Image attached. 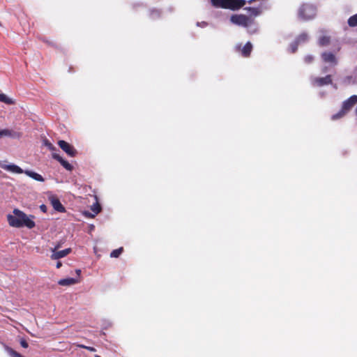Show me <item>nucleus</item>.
Masks as SVG:
<instances>
[{
    "label": "nucleus",
    "mask_w": 357,
    "mask_h": 357,
    "mask_svg": "<svg viewBox=\"0 0 357 357\" xmlns=\"http://www.w3.org/2000/svg\"><path fill=\"white\" fill-rule=\"evenodd\" d=\"M14 215H8L7 217L8 223L10 226L15 227H26L29 229H32L35 227V222L22 211L15 208L13 210Z\"/></svg>",
    "instance_id": "f257e3e1"
},
{
    "label": "nucleus",
    "mask_w": 357,
    "mask_h": 357,
    "mask_svg": "<svg viewBox=\"0 0 357 357\" xmlns=\"http://www.w3.org/2000/svg\"><path fill=\"white\" fill-rule=\"evenodd\" d=\"M0 167L4 170H6V171H8V172H10L13 173H15V174L24 173L25 174H26L27 176L33 178L36 181H40V182L44 181V178L40 174H39L36 172H32V171H29V170L24 171L22 168H20V167H18L17 165H14V164L6 165L3 162H0Z\"/></svg>",
    "instance_id": "f03ea898"
},
{
    "label": "nucleus",
    "mask_w": 357,
    "mask_h": 357,
    "mask_svg": "<svg viewBox=\"0 0 357 357\" xmlns=\"http://www.w3.org/2000/svg\"><path fill=\"white\" fill-rule=\"evenodd\" d=\"M213 6L217 8L238 10L245 4V0H211Z\"/></svg>",
    "instance_id": "7ed1b4c3"
},
{
    "label": "nucleus",
    "mask_w": 357,
    "mask_h": 357,
    "mask_svg": "<svg viewBox=\"0 0 357 357\" xmlns=\"http://www.w3.org/2000/svg\"><path fill=\"white\" fill-rule=\"evenodd\" d=\"M357 102V96H352L349 99L345 100L343 104L341 110L337 113L336 114H334L332 116L333 120H336L337 119H340L344 115H345L346 113H347Z\"/></svg>",
    "instance_id": "20e7f679"
},
{
    "label": "nucleus",
    "mask_w": 357,
    "mask_h": 357,
    "mask_svg": "<svg viewBox=\"0 0 357 357\" xmlns=\"http://www.w3.org/2000/svg\"><path fill=\"white\" fill-rule=\"evenodd\" d=\"M231 22L235 24L248 27L252 23V20L244 15H233L231 17Z\"/></svg>",
    "instance_id": "39448f33"
},
{
    "label": "nucleus",
    "mask_w": 357,
    "mask_h": 357,
    "mask_svg": "<svg viewBox=\"0 0 357 357\" xmlns=\"http://www.w3.org/2000/svg\"><path fill=\"white\" fill-rule=\"evenodd\" d=\"M59 146L70 157L77 156L78 152L77 149L68 142L64 140H59L57 142Z\"/></svg>",
    "instance_id": "423d86ee"
},
{
    "label": "nucleus",
    "mask_w": 357,
    "mask_h": 357,
    "mask_svg": "<svg viewBox=\"0 0 357 357\" xmlns=\"http://www.w3.org/2000/svg\"><path fill=\"white\" fill-rule=\"evenodd\" d=\"M332 77L328 75L324 77H312L311 79V84L314 87H321L325 85L332 84Z\"/></svg>",
    "instance_id": "0eeeda50"
},
{
    "label": "nucleus",
    "mask_w": 357,
    "mask_h": 357,
    "mask_svg": "<svg viewBox=\"0 0 357 357\" xmlns=\"http://www.w3.org/2000/svg\"><path fill=\"white\" fill-rule=\"evenodd\" d=\"M59 248V245H57L54 248L52 249V251L53 252L51 255L52 259L55 260V259H59L63 258L71 252L70 248H66L63 250L56 251V250Z\"/></svg>",
    "instance_id": "6e6552de"
},
{
    "label": "nucleus",
    "mask_w": 357,
    "mask_h": 357,
    "mask_svg": "<svg viewBox=\"0 0 357 357\" xmlns=\"http://www.w3.org/2000/svg\"><path fill=\"white\" fill-rule=\"evenodd\" d=\"M321 58L325 63H331L335 66L337 63V59L334 54L330 52H325L322 53Z\"/></svg>",
    "instance_id": "1a4fd4ad"
},
{
    "label": "nucleus",
    "mask_w": 357,
    "mask_h": 357,
    "mask_svg": "<svg viewBox=\"0 0 357 357\" xmlns=\"http://www.w3.org/2000/svg\"><path fill=\"white\" fill-rule=\"evenodd\" d=\"M52 158L56 160L60 164L68 171H72L73 169V166L70 164L67 160H64L61 156L59 154L54 153H52Z\"/></svg>",
    "instance_id": "9d476101"
},
{
    "label": "nucleus",
    "mask_w": 357,
    "mask_h": 357,
    "mask_svg": "<svg viewBox=\"0 0 357 357\" xmlns=\"http://www.w3.org/2000/svg\"><path fill=\"white\" fill-rule=\"evenodd\" d=\"M312 10V8L310 6L302 5L299 8L298 15L301 18L307 20L310 18V15L308 14V13Z\"/></svg>",
    "instance_id": "9b49d317"
},
{
    "label": "nucleus",
    "mask_w": 357,
    "mask_h": 357,
    "mask_svg": "<svg viewBox=\"0 0 357 357\" xmlns=\"http://www.w3.org/2000/svg\"><path fill=\"white\" fill-rule=\"evenodd\" d=\"M22 136V133L18 132H15L12 130L9 129H3L0 130V138L3 137H20Z\"/></svg>",
    "instance_id": "f8f14e48"
},
{
    "label": "nucleus",
    "mask_w": 357,
    "mask_h": 357,
    "mask_svg": "<svg viewBox=\"0 0 357 357\" xmlns=\"http://www.w3.org/2000/svg\"><path fill=\"white\" fill-rule=\"evenodd\" d=\"M51 204L54 210L58 212L63 213L66 211L65 207L62 205L59 199L53 197L51 199Z\"/></svg>",
    "instance_id": "ddd939ff"
},
{
    "label": "nucleus",
    "mask_w": 357,
    "mask_h": 357,
    "mask_svg": "<svg viewBox=\"0 0 357 357\" xmlns=\"http://www.w3.org/2000/svg\"><path fill=\"white\" fill-rule=\"evenodd\" d=\"M252 50V45L250 42H248L243 47L241 54L244 57H248L250 55Z\"/></svg>",
    "instance_id": "4468645a"
},
{
    "label": "nucleus",
    "mask_w": 357,
    "mask_h": 357,
    "mask_svg": "<svg viewBox=\"0 0 357 357\" xmlns=\"http://www.w3.org/2000/svg\"><path fill=\"white\" fill-rule=\"evenodd\" d=\"M77 281L76 279L70 278L61 279L58 282V283H59V284H60L61 286H69V285L74 284L77 283Z\"/></svg>",
    "instance_id": "2eb2a0df"
},
{
    "label": "nucleus",
    "mask_w": 357,
    "mask_h": 357,
    "mask_svg": "<svg viewBox=\"0 0 357 357\" xmlns=\"http://www.w3.org/2000/svg\"><path fill=\"white\" fill-rule=\"evenodd\" d=\"M0 102H2L6 103L7 105H13V104H15V101L13 99L8 98L4 93H0Z\"/></svg>",
    "instance_id": "dca6fc26"
},
{
    "label": "nucleus",
    "mask_w": 357,
    "mask_h": 357,
    "mask_svg": "<svg viewBox=\"0 0 357 357\" xmlns=\"http://www.w3.org/2000/svg\"><path fill=\"white\" fill-rule=\"evenodd\" d=\"M308 40V36L305 33H302L298 36L295 42L298 43V44L305 43Z\"/></svg>",
    "instance_id": "f3484780"
},
{
    "label": "nucleus",
    "mask_w": 357,
    "mask_h": 357,
    "mask_svg": "<svg viewBox=\"0 0 357 357\" xmlns=\"http://www.w3.org/2000/svg\"><path fill=\"white\" fill-rule=\"evenodd\" d=\"M330 37L326 36H321L319 39V45L320 46H327L330 43Z\"/></svg>",
    "instance_id": "a211bd4d"
},
{
    "label": "nucleus",
    "mask_w": 357,
    "mask_h": 357,
    "mask_svg": "<svg viewBox=\"0 0 357 357\" xmlns=\"http://www.w3.org/2000/svg\"><path fill=\"white\" fill-rule=\"evenodd\" d=\"M91 209L94 213L93 215H91V217H94L96 215L100 212L101 206L98 202H96L91 206Z\"/></svg>",
    "instance_id": "6ab92c4d"
},
{
    "label": "nucleus",
    "mask_w": 357,
    "mask_h": 357,
    "mask_svg": "<svg viewBox=\"0 0 357 357\" xmlns=\"http://www.w3.org/2000/svg\"><path fill=\"white\" fill-rule=\"evenodd\" d=\"M149 16L153 20L158 18L160 16V12L156 9L151 10L149 11Z\"/></svg>",
    "instance_id": "aec40b11"
},
{
    "label": "nucleus",
    "mask_w": 357,
    "mask_h": 357,
    "mask_svg": "<svg viewBox=\"0 0 357 357\" xmlns=\"http://www.w3.org/2000/svg\"><path fill=\"white\" fill-rule=\"evenodd\" d=\"M348 24L351 27L357 26V13L349 18Z\"/></svg>",
    "instance_id": "412c9836"
},
{
    "label": "nucleus",
    "mask_w": 357,
    "mask_h": 357,
    "mask_svg": "<svg viewBox=\"0 0 357 357\" xmlns=\"http://www.w3.org/2000/svg\"><path fill=\"white\" fill-rule=\"evenodd\" d=\"M123 250V248L121 247V248H119L118 249H116V250H114L111 253H110V257H114V258H117L119 257V255L122 253Z\"/></svg>",
    "instance_id": "4be33fe9"
},
{
    "label": "nucleus",
    "mask_w": 357,
    "mask_h": 357,
    "mask_svg": "<svg viewBox=\"0 0 357 357\" xmlns=\"http://www.w3.org/2000/svg\"><path fill=\"white\" fill-rule=\"evenodd\" d=\"M44 145L50 151L56 150V147L48 139L44 141Z\"/></svg>",
    "instance_id": "5701e85b"
},
{
    "label": "nucleus",
    "mask_w": 357,
    "mask_h": 357,
    "mask_svg": "<svg viewBox=\"0 0 357 357\" xmlns=\"http://www.w3.org/2000/svg\"><path fill=\"white\" fill-rule=\"evenodd\" d=\"M78 347H80V348H83V349H85L89 351H91V352H93V351H96V349L94 347H87V346H85V345H83V344H78L77 345Z\"/></svg>",
    "instance_id": "b1692460"
},
{
    "label": "nucleus",
    "mask_w": 357,
    "mask_h": 357,
    "mask_svg": "<svg viewBox=\"0 0 357 357\" xmlns=\"http://www.w3.org/2000/svg\"><path fill=\"white\" fill-rule=\"evenodd\" d=\"M248 9L251 12V14L254 15H258L260 13L259 10L257 8H248Z\"/></svg>",
    "instance_id": "393cba45"
},
{
    "label": "nucleus",
    "mask_w": 357,
    "mask_h": 357,
    "mask_svg": "<svg viewBox=\"0 0 357 357\" xmlns=\"http://www.w3.org/2000/svg\"><path fill=\"white\" fill-rule=\"evenodd\" d=\"M304 61L306 63H310L314 61V57L312 55H307L305 56Z\"/></svg>",
    "instance_id": "a878e982"
},
{
    "label": "nucleus",
    "mask_w": 357,
    "mask_h": 357,
    "mask_svg": "<svg viewBox=\"0 0 357 357\" xmlns=\"http://www.w3.org/2000/svg\"><path fill=\"white\" fill-rule=\"evenodd\" d=\"M298 44V43H296L295 41L291 44V52L294 53L297 50Z\"/></svg>",
    "instance_id": "bb28decb"
},
{
    "label": "nucleus",
    "mask_w": 357,
    "mask_h": 357,
    "mask_svg": "<svg viewBox=\"0 0 357 357\" xmlns=\"http://www.w3.org/2000/svg\"><path fill=\"white\" fill-rule=\"evenodd\" d=\"M20 345L23 348H25V349L28 348V347H29L28 342H26V340L25 339H21Z\"/></svg>",
    "instance_id": "cd10ccee"
},
{
    "label": "nucleus",
    "mask_w": 357,
    "mask_h": 357,
    "mask_svg": "<svg viewBox=\"0 0 357 357\" xmlns=\"http://www.w3.org/2000/svg\"><path fill=\"white\" fill-rule=\"evenodd\" d=\"M40 209L43 212L46 213V212H47V208L46 205H45V204H42V205H40Z\"/></svg>",
    "instance_id": "c85d7f7f"
},
{
    "label": "nucleus",
    "mask_w": 357,
    "mask_h": 357,
    "mask_svg": "<svg viewBox=\"0 0 357 357\" xmlns=\"http://www.w3.org/2000/svg\"><path fill=\"white\" fill-rule=\"evenodd\" d=\"M13 357H24L17 351H13Z\"/></svg>",
    "instance_id": "c756f323"
},
{
    "label": "nucleus",
    "mask_w": 357,
    "mask_h": 357,
    "mask_svg": "<svg viewBox=\"0 0 357 357\" xmlns=\"http://www.w3.org/2000/svg\"><path fill=\"white\" fill-rule=\"evenodd\" d=\"M61 266H62V263H61V261H58V262L56 263V267L57 268H61Z\"/></svg>",
    "instance_id": "7c9ffc66"
},
{
    "label": "nucleus",
    "mask_w": 357,
    "mask_h": 357,
    "mask_svg": "<svg viewBox=\"0 0 357 357\" xmlns=\"http://www.w3.org/2000/svg\"><path fill=\"white\" fill-rule=\"evenodd\" d=\"M80 273V270H77V273Z\"/></svg>",
    "instance_id": "2f4dec72"
},
{
    "label": "nucleus",
    "mask_w": 357,
    "mask_h": 357,
    "mask_svg": "<svg viewBox=\"0 0 357 357\" xmlns=\"http://www.w3.org/2000/svg\"><path fill=\"white\" fill-rule=\"evenodd\" d=\"M95 357H101V356H98V355H96V356H95Z\"/></svg>",
    "instance_id": "473e14b6"
}]
</instances>
